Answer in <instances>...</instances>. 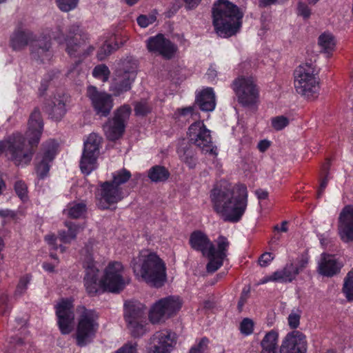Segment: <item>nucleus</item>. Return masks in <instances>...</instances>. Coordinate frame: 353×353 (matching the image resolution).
<instances>
[{
	"label": "nucleus",
	"instance_id": "c9c22d12",
	"mask_svg": "<svg viewBox=\"0 0 353 353\" xmlns=\"http://www.w3.org/2000/svg\"><path fill=\"white\" fill-rule=\"evenodd\" d=\"M157 12L154 10L145 14H141L137 19L138 25L143 28L148 27L157 21Z\"/></svg>",
	"mask_w": 353,
	"mask_h": 353
},
{
	"label": "nucleus",
	"instance_id": "0eeeda50",
	"mask_svg": "<svg viewBox=\"0 0 353 353\" xmlns=\"http://www.w3.org/2000/svg\"><path fill=\"white\" fill-rule=\"evenodd\" d=\"M243 13L235 4L228 0H218L212 8V23L216 34L229 38L239 32Z\"/></svg>",
	"mask_w": 353,
	"mask_h": 353
},
{
	"label": "nucleus",
	"instance_id": "052dcab7",
	"mask_svg": "<svg viewBox=\"0 0 353 353\" xmlns=\"http://www.w3.org/2000/svg\"><path fill=\"white\" fill-rule=\"evenodd\" d=\"M248 296V292L243 290L238 302V309L239 311L242 310L243 307L247 301Z\"/></svg>",
	"mask_w": 353,
	"mask_h": 353
},
{
	"label": "nucleus",
	"instance_id": "ea45409f",
	"mask_svg": "<svg viewBox=\"0 0 353 353\" xmlns=\"http://www.w3.org/2000/svg\"><path fill=\"white\" fill-rule=\"evenodd\" d=\"M30 280L31 277L28 274H26L20 279L14 292L15 296H21L26 293Z\"/></svg>",
	"mask_w": 353,
	"mask_h": 353
},
{
	"label": "nucleus",
	"instance_id": "ddd939ff",
	"mask_svg": "<svg viewBox=\"0 0 353 353\" xmlns=\"http://www.w3.org/2000/svg\"><path fill=\"white\" fill-rule=\"evenodd\" d=\"M97 314L84 307L79 317L77 330V344L84 346L90 342L99 328Z\"/></svg>",
	"mask_w": 353,
	"mask_h": 353
},
{
	"label": "nucleus",
	"instance_id": "79ce46f5",
	"mask_svg": "<svg viewBox=\"0 0 353 353\" xmlns=\"http://www.w3.org/2000/svg\"><path fill=\"white\" fill-rule=\"evenodd\" d=\"M14 190L22 201L28 199V187L24 181H17L14 183Z\"/></svg>",
	"mask_w": 353,
	"mask_h": 353
},
{
	"label": "nucleus",
	"instance_id": "603ef678",
	"mask_svg": "<svg viewBox=\"0 0 353 353\" xmlns=\"http://www.w3.org/2000/svg\"><path fill=\"white\" fill-rule=\"evenodd\" d=\"M298 14L302 16L304 19H307L311 14V10L307 5L303 2H299L297 7Z\"/></svg>",
	"mask_w": 353,
	"mask_h": 353
},
{
	"label": "nucleus",
	"instance_id": "49530a36",
	"mask_svg": "<svg viewBox=\"0 0 353 353\" xmlns=\"http://www.w3.org/2000/svg\"><path fill=\"white\" fill-rule=\"evenodd\" d=\"M152 110L151 106L146 101H141L135 104V114L139 116H144L149 113Z\"/></svg>",
	"mask_w": 353,
	"mask_h": 353
},
{
	"label": "nucleus",
	"instance_id": "3c124183",
	"mask_svg": "<svg viewBox=\"0 0 353 353\" xmlns=\"http://www.w3.org/2000/svg\"><path fill=\"white\" fill-rule=\"evenodd\" d=\"M300 314L292 311L288 316V325L291 329H296L300 324Z\"/></svg>",
	"mask_w": 353,
	"mask_h": 353
},
{
	"label": "nucleus",
	"instance_id": "4468645a",
	"mask_svg": "<svg viewBox=\"0 0 353 353\" xmlns=\"http://www.w3.org/2000/svg\"><path fill=\"white\" fill-rule=\"evenodd\" d=\"M102 138L96 133H91L84 141V148L80 161V168L85 174H90L97 168V159Z\"/></svg>",
	"mask_w": 353,
	"mask_h": 353
},
{
	"label": "nucleus",
	"instance_id": "b1692460",
	"mask_svg": "<svg viewBox=\"0 0 353 353\" xmlns=\"http://www.w3.org/2000/svg\"><path fill=\"white\" fill-rule=\"evenodd\" d=\"M338 230L340 238L343 242L353 241V206L347 205L341 211Z\"/></svg>",
	"mask_w": 353,
	"mask_h": 353
},
{
	"label": "nucleus",
	"instance_id": "a19ab883",
	"mask_svg": "<svg viewBox=\"0 0 353 353\" xmlns=\"http://www.w3.org/2000/svg\"><path fill=\"white\" fill-rule=\"evenodd\" d=\"M179 154L181 159L185 162L190 168H193L194 167L196 164V159L192 150L187 149L183 151V154H181V151H179Z\"/></svg>",
	"mask_w": 353,
	"mask_h": 353
},
{
	"label": "nucleus",
	"instance_id": "8fccbe9b",
	"mask_svg": "<svg viewBox=\"0 0 353 353\" xmlns=\"http://www.w3.org/2000/svg\"><path fill=\"white\" fill-rule=\"evenodd\" d=\"M177 112H179V115L183 117H190L194 120H196L199 118L198 113L195 112L194 108L192 106L178 109Z\"/></svg>",
	"mask_w": 353,
	"mask_h": 353
},
{
	"label": "nucleus",
	"instance_id": "58836bf2",
	"mask_svg": "<svg viewBox=\"0 0 353 353\" xmlns=\"http://www.w3.org/2000/svg\"><path fill=\"white\" fill-rule=\"evenodd\" d=\"M289 123V119L283 115L272 117L271 119L272 127L276 131L283 130L288 126Z\"/></svg>",
	"mask_w": 353,
	"mask_h": 353
},
{
	"label": "nucleus",
	"instance_id": "0e129e2a",
	"mask_svg": "<svg viewBox=\"0 0 353 353\" xmlns=\"http://www.w3.org/2000/svg\"><path fill=\"white\" fill-rule=\"evenodd\" d=\"M327 182H328V179H327V177L324 178L321 181V184H320V188L318 191V197H320L323 194V191L327 185Z\"/></svg>",
	"mask_w": 353,
	"mask_h": 353
},
{
	"label": "nucleus",
	"instance_id": "412c9836",
	"mask_svg": "<svg viewBox=\"0 0 353 353\" xmlns=\"http://www.w3.org/2000/svg\"><path fill=\"white\" fill-rule=\"evenodd\" d=\"M55 309L61 332L63 334H69L72 331V325L74 319L72 301L62 299L56 305Z\"/></svg>",
	"mask_w": 353,
	"mask_h": 353
},
{
	"label": "nucleus",
	"instance_id": "e2e57ef3",
	"mask_svg": "<svg viewBox=\"0 0 353 353\" xmlns=\"http://www.w3.org/2000/svg\"><path fill=\"white\" fill-rule=\"evenodd\" d=\"M184 1L188 9H193L199 4L201 0H184Z\"/></svg>",
	"mask_w": 353,
	"mask_h": 353
},
{
	"label": "nucleus",
	"instance_id": "774afa93",
	"mask_svg": "<svg viewBox=\"0 0 353 353\" xmlns=\"http://www.w3.org/2000/svg\"><path fill=\"white\" fill-rule=\"evenodd\" d=\"M43 268L49 272H53L54 271V265L49 263H44L43 264Z\"/></svg>",
	"mask_w": 353,
	"mask_h": 353
},
{
	"label": "nucleus",
	"instance_id": "cd10ccee",
	"mask_svg": "<svg viewBox=\"0 0 353 353\" xmlns=\"http://www.w3.org/2000/svg\"><path fill=\"white\" fill-rule=\"evenodd\" d=\"M298 274L293 262L288 263L283 269L275 272L280 283L292 282Z\"/></svg>",
	"mask_w": 353,
	"mask_h": 353
},
{
	"label": "nucleus",
	"instance_id": "e433bc0d",
	"mask_svg": "<svg viewBox=\"0 0 353 353\" xmlns=\"http://www.w3.org/2000/svg\"><path fill=\"white\" fill-rule=\"evenodd\" d=\"M110 73V72L108 68L104 64L97 65L92 71V75L103 82L108 81Z\"/></svg>",
	"mask_w": 353,
	"mask_h": 353
},
{
	"label": "nucleus",
	"instance_id": "680f3d73",
	"mask_svg": "<svg viewBox=\"0 0 353 353\" xmlns=\"http://www.w3.org/2000/svg\"><path fill=\"white\" fill-rule=\"evenodd\" d=\"M255 194L256 195L258 199L263 200L268 199L269 193L267 190L259 189L255 191Z\"/></svg>",
	"mask_w": 353,
	"mask_h": 353
},
{
	"label": "nucleus",
	"instance_id": "5fc2aeb1",
	"mask_svg": "<svg viewBox=\"0 0 353 353\" xmlns=\"http://www.w3.org/2000/svg\"><path fill=\"white\" fill-rule=\"evenodd\" d=\"M116 353H137V344L129 343L119 348Z\"/></svg>",
	"mask_w": 353,
	"mask_h": 353
},
{
	"label": "nucleus",
	"instance_id": "9b49d317",
	"mask_svg": "<svg viewBox=\"0 0 353 353\" xmlns=\"http://www.w3.org/2000/svg\"><path fill=\"white\" fill-rule=\"evenodd\" d=\"M146 307L137 301H127L124 304V317L131 332L134 336H140L145 332Z\"/></svg>",
	"mask_w": 353,
	"mask_h": 353
},
{
	"label": "nucleus",
	"instance_id": "4d7b16f0",
	"mask_svg": "<svg viewBox=\"0 0 353 353\" xmlns=\"http://www.w3.org/2000/svg\"><path fill=\"white\" fill-rule=\"evenodd\" d=\"M270 146V141L264 139V140L259 141V143H258L257 148L260 152H264L269 148Z\"/></svg>",
	"mask_w": 353,
	"mask_h": 353
},
{
	"label": "nucleus",
	"instance_id": "de8ad7c7",
	"mask_svg": "<svg viewBox=\"0 0 353 353\" xmlns=\"http://www.w3.org/2000/svg\"><path fill=\"white\" fill-rule=\"evenodd\" d=\"M309 261V257L307 254H303L300 255L294 263V268L299 274L307 266Z\"/></svg>",
	"mask_w": 353,
	"mask_h": 353
},
{
	"label": "nucleus",
	"instance_id": "72a5a7b5",
	"mask_svg": "<svg viewBox=\"0 0 353 353\" xmlns=\"http://www.w3.org/2000/svg\"><path fill=\"white\" fill-rule=\"evenodd\" d=\"M65 113V103L59 98H54L50 114L55 120H60Z\"/></svg>",
	"mask_w": 353,
	"mask_h": 353
},
{
	"label": "nucleus",
	"instance_id": "6e6552de",
	"mask_svg": "<svg viewBox=\"0 0 353 353\" xmlns=\"http://www.w3.org/2000/svg\"><path fill=\"white\" fill-rule=\"evenodd\" d=\"M319 72L313 63H302L294 70V83L296 91L308 100H314L319 97Z\"/></svg>",
	"mask_w": 353,
	"mask_h": 353
},
{
	"label": "nucleus",
	"instance_id": "f8f14e48",
	"mask_svg": "<svg viewBox=\"0 0 353 353\" xmlns=\"http://www.w3.org/2000/svg\"><path fill=\"white\" fill-rule=\"evenodd\" d=\"M188 135L190 141L200 148L203 153L213 157L217 155V148L213 144L211 131L203 122L199 121L191 124Z\"/></svg>",
	"mask_w": 353,
	"mask_h": 353
},
{
	"label": "nucleus",
	"instance_id": "dca6fc26",
	"mask_svg": "<svg viewBox=\"0 0 353 353\" xmlns=\"http://www.w3.org/2000/svg\"><path fill=\"white\" fill-rule=\"evenodd\" d=\"M58 143L52 139L41 145L39 152L35 159V169L40 179L46 177L50 170L53 160L58 152Z\"/></svg>",
	"mask_w": 353,
	"mask_h": 353
},
{
	"label": "nucleus",
	"instance_id": "6ab92c4d",
	"mask_svg": "<svg viewBox=\"0 0 353 353\" xmlns=\"http://www.w3.org/2000/svg\"><path fill=\"white\" fill-rule=\"evenodd\" d=\"M87 97L91 101L97 114L101 117L109 115L114 104L110 94L99 92L95 86L90 85L87 88Z\"/></svg>",
	"mask_w": 353,
	"mask_h": 353
},
{
	"label": "nucleus",
	"instance_id": "393cba45",
	"mask_svg": "<svg viewBox=\"0 0 353 353\" xmlns=\"http://www.w3.org/2000/svg\"><path fill=\"white\" fill-rule=\"evenodd\" d=\"M343 263L338 261L334 255L322 253L318 263V272L327 277H332L341 271Z\"/></svg>",
	"mask_w": 353,
	"mask_h": 353
},
{
	"label": "nucleus",
	"instance_id": "864d4df0",
	"mask_svg": "<svg viewBox=\"0 0 353 353\" xmlns=\"http://www.w3.org/2000/svg\"><path fill=\"white\" fill-rule=\"evenodd\" d=\"M273 259L274 255L272 253L265 252L259 257V263L261 267H266Z\"/></svg>",
	"mask_w": 353,
	"mask_h": 353
},
{
	"label": "nucleus",
	"instance_id": "f704fd0d",
	"mask_svg": "<svg viewBox=\"0 0 353 353\" xmlns=\"http://www.w3.org/2000/svg\"><path fill=\"white\" fill-rule=\"evenodd\" d=\"M86 210V205L84 203H73L68 206V215L73 219H79L85 214Z\"/></svg>",
	"mask_w": 353,
	"mask_h": 353
},
{
	"label": "nucleus",
	"instance_id": "473e14b6",
	"mask_svg": "<svg viewBox=\"0 0 353 353\" xmlns=\"http://www.w3.org/2000/svg\"><path fill=\"white\" fill-rule=\"evenodd\" d=\"M131 176V172L123 168L112 173V180L110 183H112L114 185L122 187L121 185L128 182Z\"/></svg>",
	"mask_w": 353,
	"mask_h": 353
},
{
	"label": "nucleus",
	"instance_id": "f257e3e1",
	"mask_svg": "<svg viewBox=\"0 0 353 353\" xmlns=\"http://www.w3.org/2000/svg\"><path fill=\"white\" fill-rule=\"evenodd\" d=\"M51 38L59 43H65V50L70 57L85 58L94 50L92 46L88 44V35L76 24L68 28L65 37L60 27H57L50 33L39 36L28 29L18 27L10 36V45L15 51L23 50L30 45L32 57L44 63L52 57Z\"/></svg>",
	"mask_w": 353,
	"mask_h": 353
},
{
	"label": "nucleus",
	"instance_id": "338daca9",
	"mask_svg": "<svg viewBox=\"0 0 353 353\" xmlns=\"http://www.w3.org/2000/svg\"><path fill=\"white\" fill-rule=\"evenodd\" d=\"M287 225H288L287 221H283L281 227L279 228L278 225H276V226H274V230H279L283 232H286L288 230Z\"/></svg>",
	"mask_w": 353,
	"mask_h": 353
},
{
	"label": "nucleus",
	"instance_id": "c03bdc74",
	"mask_svg": "<svg viewBox=\"0 0 353 353\" xmlns=\"http://www.w3.org/2000/svg\"><path fill=\"white\" fill-rule=\"evenodd\" d=\"M23 344L24 341L21 338L12 336L9 341L8 353H18Z\"/></svg>",
	"mask_w": 353,
	"mask_h": 353
},
{
	"label": "nucleus",
	"instance_id": "bf43d9fd",
	"mask_svg": "<svg viewBox=\"0 0 353 353\" xmlns=\"http://www.w3.org/2000/svg\"><path fill=\"white\" fill-rule=\"evenodd\" d=\"M81 66V62L78 61L72 66V68L69 70V74H70L72 77L77 76L80 74V71L81 70V68L79 69V68Z\"/></svg>",
	"mask_w": 353,
	"mask_h": 353
},
{
	"label": "nucleus",
	"instance_id": "37998d69",
	"mask_svg": "<svg viewBox=\"0 0 353 353\" xmlns=\"http://www.w3.org/2000/svg\"><path fill=\"white\" fill-rule=\"evenodd\" d=\"M58 8L63 12H69L74 9L79 0H56Z\"/></svg>",
	"mask_w": 353,
	"mask_h": 353
},
{
	"label": "nucleus",
	"instance_id": "39448f33",
	"mask_svg": "<svg viewBox=\"0 0 353 353\" xmlns=\"http://www.w3.org/2000/svg\"><path fill=\"white\" fill-rule=\"evenodd\" d=\"M134 276L138 281L159 288L166 281V266L164 261L154 252L142 250L130 263Z\"/></svg>",
	"mask_w": 353,
	"mask_h": 353
},
{
	"label": "nucleus",
	"instance_id": "423d86ee",
	"mask_svg": "<svg viewBox=\"0 0 353 353\" xmlns=\"http://www.w3.org/2000/svg\"><path fill=\"white\" fill-rule=\"evenodd\" d=\"M216 247L208 236L201 231L193 232L190 236L191 248L208 257L209 262L206 265L208 272L213 273L220 268L227 257L230 242L228 239L220 235L215 240Z\"/></svg>",
	"mask_w": 353,
	"mask_h": 353
},
{
	"label": "nucleus",
	"instance_id": "a878e982",
	"mask_svg": "<svg viewBox=\"0 0 353 353\" xmlns=\"http://www.w3.org/2000/svg\"><path fill=\"white\" fill-rule=\"evenodd\" d=\"M196 103L202 111H213L216 106L215 95L213 89L211 88L203 89L197 94Z\"/></svg>",
	"mask_w": 353,
	"mask_h": 353
},
{
	"label": "nucleus",
	"instance_id": "7c9ffc66",
	"mask_svg": "<svg viewBox=\"0 0 353 353\" xmlns=\"http://www.w3.org/2000/svg\"><path fill=\"white\" fill-rule=\"evenodd\" d=\"M319 45L321 50L326 53H330L334 50L335 46V40L333 35L329 32H324L319 37Z\"/></svg>",
	"mask_w": 353,
	"mask_h": 353
},
{
	"label": "nucleus",
	"instance_id": "a211bd4d",
	"mask_svg": "<svg viewBox=\"0 0 353 353\" xmlns=\"http://www.w3.org/2000/svg\"><path fill=\"white\" fill-rule=\"evenodd\" d=\"M181 307L179 297L169 296L157 302L151 308L149 319L152 323H159L165 316H170Z\"/></svg>",
	"mask_w": 353,
	"mask_h": 353
},
{
	"label": "nucleus",
	"instance_id": "aec40b11",
	"mask_svg": "<svg viewBox=\"0 0 353 353\" xmlns=\"http://www.w3.org/2000/svg\"><path fill=\"white\" fill-rule=\"evenodd\" d=\"M146 46L149 52L165 59H172L177 51V46L162 34L148 38Z\"/></svg>",
	"mask_w": 353,
	"mask_h": 353
},
{
	"label": "nucleus",
	"instance_id": "f3484780",
	"mask_svg": "<svg viewBox=\"0 0 353 353\" xmlns=\"http://www.w3.org/2000/svg\"><path fill=\"white\" fill-rule=\"evenodd\" d=\"M128 194L123 187L114 185L110 181L102 183L97 197L99 206L101 209H108L110 205L117 203Z\"/></svg>",
	"mask_w": 353,
	"mask_h": 353
},
{
	"label": "nucleus",
	"instance_id": "1a4fd4ad",
	"mask_svg": "<svg viewBox=\"0 0 353 353\" xmlns=\"http://www.w3.org/2000/svg\"><path fill=\"white\" fill-rule=\"evenodd\" d=\"M231 88L242 106L251 107L258 103L259 89L252 76H239L232 81Z\"/></svg>",
	"mask_w": 353,
	"mask_h": 353
},
{
	"label": "nucleus",
	"instance_id": "20e7f679",
	"mask_svg": "<svg viewBox=\"0 0 353 353\" xmlns=\"http://www.w3.org/2000/svg\"><path fill=\"white\" fill-rule=\"evenodd\" d=\"M83 268L85 269L84 286L90 296L97 294L101 290L119 292L129 283V279L123 275L124 268L120 262H110L105 268L101 280L99 279V270L91 257L84 262Z\"/></svg>",
	"mask_w": 353,
	"mask_h": 353
},
{
	"label": "nucleus",
	"instance_id": "bb28decb",
	"mask_svg": "<svg viewBox=\"0 0 353 353\" xmlns=\"http://www.w3.org/2000/svg\"><path fill=\"white\" fill-rule=\"evenodd\" d=\"M279 334L275 330H270L261 342L262 347L261 353H277V341Z\"/></svg>",
	"mask_w": 353,
	"mask_h": 353
},
{
	"label": "nucleus",
	"instance_id": "f03ea898",
	"mask_svg": "<svg viewBox=\"0 0 353 353\" xmlns=\"http://www.w3.org/2000/svg\"><path fill=\"white\" fill-rule=\"evenodd\" d=\"M43 123L39 110L35 109L30 116L26 137L14 134L0 141V154L4 153L17 166L24 167L30 163L34 148L40 141Z\"/></svg>",
	"mask_w": 353,
	"mask_h": 353
},
{
	"label": "nucleus",
	"instance_id": "c85d7f7f",
	"mask_svg": "<svg viewBox=\"0 0 353 353\" xmlns=\"http://www.w3.org/2000/svg\"><path fill=\"white\" fill-rule=\"evenodd\" d=\"M170 172L164 166H152L148 172V178L154 183L164 182L170 177Z\"/></svg>",
	"mask_w": 353,
	"mask_h": 353
},
{
	"label": "nucleus",
	"instance_id": "a18cd8bd",
	"mask_svg": "<svg viewBox=\"0 0 353 353\" xmlns=\"http://www.w3.org/2000/svg\"><path fill=\"white\" fill-rule=\"evenodd\" d=\"M254 330V322L249 318H245L242 320L240 323V331L245 335H250L253 332Z\"/></svg>",
	"mask_w": 353,
	"mask_h": 353
},
{
	"label": "nucleus",
	"instance_id": "4be33fe9",
	"mask_svg": "<svg viewBox=\"0 0 353 353\" xmlns=\"http://www.w3.org/2000/svg\"><path fill=\"white\" fill-rule=\"evenodd\" d=\"M152 347L148 353H170L176 343L175 333L168 330L157 332L151 339Z\"/></svg>",
	"mask_w": 353,
	"mask_h": 353
},
{
	"label": "nucleus",
	"instance_id": "69168bd1",
	"mask_svg": "<svg viewBox=\"0 0 353 353\" xmlns=\"http://www.w3.org/2000/svg\"><path fill=\"white\" fill-rule=\"evenodd\" d=\"M15 214L13 211L10 210H0V216L1 217H14Z\"/></svg>",
	"mask_w": 353,
	"mask_h": 353
},
{
	"label": "nucleus",
	"instance_id": "c756f323",
	"mask_svg": "<svg viewBox=\"0 0 353 353\" xmlns=\"http://www.w3.org/2000/svg\"><path fill=\"white\" fill-rule=\"evenodd\" d=\"M65 225L68 230L67 232L65 231L59 232V238L61 242L68 243L76 238L80 228L79 225L70 221H66Z\"/></svg>",
	"mask_w": 353,
	"mask_h": 353
},
{
	"label": "nucleus",
	"instance_id": "4c0bfd02",
	"mask_svg": "<svg viewBox=\"0 0 353 353\" xmlns=\"http://www.w3.org/2000/svg\"><path fill=\"white\" fill-rule=\"evenodd\" d=\"M119 46L117 43H115L114 46H112V44L109 42H105L99 49L97 52V58L99 60L102 61L105 59L112 51L119 48Z\"/></svg>",
	"mask_w": 353,
	"mask_h": 353
},
{
	"label": "nucleus",
	"instance_id": "6e6d98bb",
	"mask_svg": "<svg viewBox=\"0 0 353 353\" xmlns=\"http://www.w3.org/2000/svg\"><path fill=\"white\" fill-rule=\"evenodd\" d=\"M270 281L279 282L278 277L275 276V272L270 276H266L260 280L259 284H265Z\"/></svg>",
	"mask_w": 353,
	"mask_h": 353
},
{
	"label": "nucleus",
	"instance_id": "13d9d810",
	"mask_svg": "<svg viewBox=\"0 0 353 353\" xmlns=\"http://www.w3.org/2000/svg\"><path fill=\"white\" fill-rule=\"evenodd\" d=\"M45 240L47 241V243L52 246V248L54 250H57L58 248L55 245V241L57 240V237L54 234H48L45 236Z\"/></svg>",
	"mask_w": 353,
	"mask_h": 353
},
{
	"label": "nucleus",
	"instance_id": "7ed1b4c3",
	"mask_svg": "<svg viewBox=\"0 0 353 353\" xmlns=\"http://www.w3.org/2000/svg\"><path fill=\"white\" fill-rule=\"evenodd\" d=\"M210 198L214 211L224 221L237 223L247 209L248 192L243 184L220 181L210 191Z\"/></svg>",
	"mask_w": 353,
	"mask_h": 353
},
{
	"label": "nucleus",
	"instance_id": "09e8293b",
	"mask_svg": "<svg viewBox=\"0 0 353 353\" xmlns=\"http://www.w3.org/2000/svg\"><path fill=\"white\" fill-rule=\"evenodd\" d=\"M209 340L207 338H203L199 343L193 346L189 353H205L208 350Z\"/></svg>",
	"mask_w": 353,
	"mask_h": 353
},
{
	"label": "nucleus",
	"instance_id": "2f4dec72",
	"mask_svg": "<svg viewBox=\"0 0 353 353\" xmlns=\"http://www.w3.org/2000/svg\"><path fill=\"white\" fill-rule=\"evenodd\" d=\"M342 292L349 302H353V268L344 279Z\"/></svg>",
	"mask_w": 353,
	"mask_h": 353
},
{
	"label": "nucleus",
	"instance_id": "9d476101",
	"mask_svg": "<svg viewBox=\"0 0 353 353\" xmlns=\"http://www.w3.org/2000/svg\"><path fill=\"white\" fill-rule=\"evenodd\" d=\"M137 63L132 59L123 60L117 68L115 77L110 85V91L119 96L131 88L137 77Z\"/></svg>",
	"mask_w": 353,
	"mask_h": 353
},
{
	"label": "nucleus",
	"instance_id": "2eb2a0df",
	"mask_svg": "<svg viewBox=\"0 0 353 353\" xmlns=\"http://www.w3.org/2000/svg\"><path fill=\"white\" fill-rule=\"evenodd\" d=\"M130 113L131 108L130 105H123L117 109L114 113V117L105 123L103 130L109 140H117L123 135L125 123L130 117Z\"/></svg>",
	"mask_w": 353,
	"mask_h": 353
},
{
	"label": "nucleus",
	"instance_id": "5701e85b",
	"mask_svg": "<svg viewBox=\"0 0 353 353\" xmlns=\"http://www.w3.org/2000/svg\"><path fill=\"white\" fill-rule=\"evenodd\" d=\"M306 336L298 330L288 333L280 347L281 353H306Z\"/></svg>",
	"mask_w": 353,
	"mask_h": 353
}]
</instances>
